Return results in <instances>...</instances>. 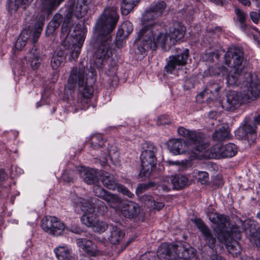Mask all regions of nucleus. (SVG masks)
Wrapping results in <instances>:
<instances>
[{"label":"nucleus","instance_id":"58","mask_svg":"<svg viewBox=\"0 0 260 260\" xmlns=\"http://www.w3.org/2000/svg\"><path fill=\"white\" fill-rule=\"evenodd\" d=\"M216 116V112L215 111H210L208 113V117L211 119H213Z\"/></svg>","mask_w":260,"mask_h":260},{"label":"nucleus","instance_id":"45","mask_svg":"<svg viewBox=\"0 0 260 260\" xmlns=\"http://www.w3.org/2000/svg\"><path fill=\"white\" fill-rule=\"evenodd\" d=\"M93 191L95 196L103 199L108 192L100 186L95 185L93 187Z\"/></svg>","mask_w":260,"mask_h":260},{"label":"nucleus","instance_id":"3","mask_svg":"<svg viewBox=\"0 0 260 260\" xmlns=\"http://www.w3.org/2000/svg\"><path fill=\"white\" fill-rule=\"evenodd\" d=\"M73 12L69 11L67 13L61 26L62 37L64 38L63 46L65 49L70 50L71 58L73 60L78 58L84 41L86 30L82 24H78L75 27L71 36L69 34L73 25L72 18Z\"/></svg>","mask_w":260,"mask_h":260},{"label":"nucleus","instance_id":"15","mask_svg":"<svg viewBox=\"0 0 260 260\" xmlns=\"http://www.w3.org/2000/svg\"><path fill=\"white\" fill-rule=\"evenodd\" d=\"M246 103L248 102L247 100H245V96L242 91L238 92L231 91L226 95V102L224 105L225 109L233 112Z\"/></svg>","mask_w":260,"mask_h":260},{"label":"nucleus","instance_id":"26","mask_svg":"<svg viewBox=\"0 0 260 260\" xmlns=\"http://www.w3.org/2000/svg\"><path fill=\"white\" fill-rule=\"evenodd\" d=\"M24 59L34 70L39 68L40 64V58L35 45L24 57Z\"/></svg>","mask_w":260,"mask_h":260},{"label":"nucleus","instance_id":"42","mask_svg":"<svg viewBox=\"0 0 260 260\" xmlns=\"http://www.w3.org/2000/svg\"><path fill=\"white\" fill-rule=\"evenodd\" d=\"M108 224L103 221H100L99 219L96 223L92 226L93 231L94 232L102 233H104L108 229Z\"/></svg>","mask_w":260,"mask_h":260},{"label":"nucleus","instance_id":"29","mask_svg":"<svg viewBox=\"0 0 260 260\" xmlns=\"http://www.w3.org/2000/svg\"><path fill=\"white\" fill-rule=\"evenodd\" d=\"M58 260H75L71 251L64 246H58L54 249Z\"/></svg>","mask_w":260,"mask_h":260},{"label":"nucleus","instance_id":"50","mask_svg":"<svg viewBox=\"0 0 260 260\" xmlns=\"http://www.w3.org/2000/svg\"><path fill=\"white\" fill-rule=\"evenodd\" d=\"M167 163H168L170 165H176L180 166L182 168H184L186 166V161L182 160L181 161H173L171 160H168L167 161Z\"/></svg>","mask_w":260,"mask_h":260},{"label":"nucleus","instance_id":"55","mask_svg":"<svg viewBox=\"0 0 260 260\" xmlns=\"http://www.w3.org/2000/svg\"><path fill=\"white\" fill-rule=\"evenodd\" d=\"M91 74H92V77L90 78V84H88V82L87 81V80H88V79H86V80L85 79V82H87V84L88 85H90L92 86L91 84L94 82L95 79L94 78V74L93 72L92 71Z\"/></svg>","mask_w":260,"mask_h":260},{"label":"nucleus","instance_id":"27","mask_svg":"<svg viewBox=\"0 0 260 260\" xmlns=\"http://www.w3.org/2000/svg\"><path fill=\"white\" fill-rule=\"evenodd\" d=\"M111 208L118 211L122 203L121 198L117 194L108 192L103 199Z\"/></svg>","mask_w":260,"mask_h":260},{"label":"nucleus","instance_id":"30","mask_svg":"<svg viewBox=\"0 0 260 260\" xmlns=\"http://www.w3.org/2000/svg\"><path fill=\"white\" fill-rule=\"evenodd\" d=\"M133 30V25L129 21H124L120 26L117 32L116 38L118 40L126 39Z\"/></svg>","mask_w":260,"mask_h":260},{"label":"nucleus","instance_id":"2","mask_svg":"<svg viewBox=\"0 0 260 260\" xmlns=\"http://www.w3.org/2000/svg\"><path fill=\"white\" fill-rule=\"evenodd\" d=\"M185 31L184 25L177 21L173 22L170 27L169 34L159 32L156 35L153 28L144 26L140 30L135 42V53L144 55L149 49L155 50L157 45H161L162 48H165L166 45L171 47L184 37Z\"/></svg>","mask_w":260,"mask_h":260},{"label":"nucleus","instance_id":"33","mask_svg":"<svg viewBox=\"0 0 260 260\" xmlns=\"http://www.w3.org/2000/svg\"><path fill=\"white\" fill-rule=\"evenodd\" d=\"M230 130L228 126L221 125L213 134V138L216 141H223L229 139Z\"/></svg>","mask_w":260,"mask_h":260},{"label":"nucleus","instance_id":"52","mask_svg":"<svg viewBox=\"0 0 260 260\" xmlns=\"http://www.w3.org/2000/svg\"><path fill=\"white\" fill-rule=\"evenodd\" d=\"M250 17L253 22L255 23H257L258 21V17L256 12H251L250 13Z\"/></svg>","mask_w":260,"mask_h":260},{"label":"nucleus","instance_id":"13","mask_svg":"<svg viewBox=\"0 0 260 260\" xmlns=\"http://www.w3.org/2000/svg\"><path fill=\"white\" fill-rule=\"evenodd\" d=\"M225 63L228 66H233V69L242 70L241 66L243 61V51L239 47L229 48L224 55Z\"/></svg>","mask_w":260,"mask_h":260},{"label":"nucleus","instance_id":"6","mask_svg":"<svg viewBox=\"0 0 260 260\" xmlns=\"http://www.w3.org/2000/svg\"><path fill=\"white\" fill-rule=\"evenodd\" d=\"M64 0H41L40 9L43 11L36 16L37 22L35 23L32 31V43L35 44L40 37L45 20V14L49 16L55 10Z\"/></svg>","mask_w":260,"mask_h":260},{"label":"nucleus","instance_id":"56","mask_svg":"<svg viewBox=\"0 0 260 260\" xmlns=\"http://www.w3.org/2000/svg\"><path fill=\"white\" fill-rule=\"evenodd\" d=\"M6 177L5 171L3 170H0V182L4 180Z\"/></svg>","mask_w":260,"mask_h":260},{"label":"nucleus","instance_id":"40","mask_svg":"<svg viewBox=\"0 0 260 260\" xmlns=\"http://www.w3.org/2000/svg\"><path fill=\"white\" fill-rule=\"evenodd\" d=\"M32 0H8L7 8L9 11L15 12L22 3H30Z\"/></svg>","mask_w":260,"mask_h":260},{"label":"nucleus","instance_id":"28","mask_svg":"<svg viewBox=\"0 0 260 260\" xmlns=\"http://www.w3.org/2000/svg\"><path fill=\"white\" fill-rule=\"evenodd\" d=\"M226 83L228 85H238L239 80L242 81L245 80L244 74H242V70L233 69V72H231L226 77Z\"/></svg>","mask_w":260,"mask_h":260},{"label":"nucleus","instance_id":"60","mask_svg":"<svg viewBox=\"0 0 260 260\" xmlns=\"http://www.w3.org/2000/svg\"><path fill=\"white\" fill-rule=\"evenodd\" d=\"M254 122L256 124L260 125V114L254 117Z\"/></svg>","mask_w":260,"mask_h":260},{"label":"nucleus","instance_id":"61","mask_svg":"<svg viewBox=\"0 0 260 260\" xmlns=\"http://www.w3.org/2000/svg\"><path fill=\"white\" fill-rule=\"evenodd\" d=\"M213 69L212 68H210L209 69H208V72H209L210 74L211 75H215L216 74H219V72L218 71H216V72H213L212 71Z\"/></svg>","mask_w":260,"mask_h":260},{"label":"nucleus","instance_id":"44","mask_svg":"<svg viewBox=\"0 0 260 260\" xmlns=\"http://www.w3.org/2000/svg\"><path fill=\"white\" fill-rule=\"evenodd\" d=\"M116 190H117L118 192L122 193L123 195L129 198H132L134 196V194L130 191L127 187L121 184L118 183L117 184Z\"/></svg>","mask_w":260,"mask_h":260},{"label":"nucleus","instance_id":"22","mask_svg":"<svg viewBox=\"0 0 260 260\" xmlns=\"http://www.w3.org/2000/svg\"><path fill=\"white\" fill-rule=\"evenodd\" d=\"M77 171L84 181L88 184L95 183L98 180L97 171L93 169L82 166L77 167Z\"/></svg>","mask_w":260,"mask_h":260},{"label":"nucleus","instance_id":"18","mask_svg":"<svg viewBox=\"0 0 260 260\" xmlns=\"http://www.w3.org/2000/svg\"><path fill=\"white\" fill-rule=\"evenodd\" d=\"M221 85L219 82H215L211 81L208 82L204 90L200 93V96L203 98L207 97L211 100H216L219 96V91L220 90Z\"/></svg>","mask_w":260,"mask_h":260},{"label":"nucleus","instance_id":"20","mask_svg":"<svg viewBox=\"0 0 260 260\" xmlns=\"http://www.w3.org/2000/svg\"><path fill=\"white\" fill-rule=\"evenodd\" d=\"M118 211L125 217L132 218L137 217L140 213V207L137 204L129 201L120 206Z\"/></svg>","mask_w":260,"mask_h":260},{"label":"nucleus","instance_id":"49","mask_svg":"<svg viewBox=\"0 0 260 260\" xmlns=\"http://www.w3.org/2000/svg\"><path fill=\"white\" fill-rule=\"evenodd\" d=\"M157 123L158 125H165L169 124L170 123V121L168 118V117L166 116H161L158 118Z\"/></svg>","mask_w":260,"mask_h":260},{"label":"nucleus","instance_id":"36","mask_svg":"<svg viewBox=\"0 0 260 260\" xmlns=\"http://www.w3.org/2000/svg\"><path fill=\"white\" fill-rule=\"evenodd\" d=\"M31 31L28 29H23L19 36L15 44V47L18 50H21L26 44L28 38L30 36Z\"/></svg>","mask_w":260,"mask_h":260},{"label":"nucleus","instance_id":"53","mask_svg":"<svg viewBox=\"0 0 260 260\" xmlns=\"http://www.w3.org/2000/svg\"><path fill=\"white\" fill-rule=\"evenodd\" d=\"M211 260H226L224 257L217 254H213L210 257Z\"/></svg>","mask_w":260,"mask_h":260},{"label":"nucleus","instance_id":"59","mask_svg":"<svg viewBox=\"0 0 260 260\" xmlns=\"http://www.w3.org/2000/svg\"><path fill=\"white\" fill-rule=\"evenodd\" d=\"M209 1L215 4L222 6V0H208Z\"/></svg>","mask_w":260,"mask_h":260},{"label":"nucleus","instance_id":"37","mask_svg":"<svg viewBox=\"0 0 260 260\" xmlns=\"http://www.w3.org/2000/svg\"><path fill=\"white\" fill-rule=\"evenodd\" d=\"M141 0H122L121 10L123 15H127L131 12Z\"/></svg>","mask_w":260,"mask_h":260},{"label":"nucleus","instance_id":"8","mask_svg":"<svg viewBox=\"0 0 260 260\" xmlns=\"http://www.w3.org/2000/svg\"><path fill=\"white\" fill-rule=\"evenodd\" d=\"M156 147L151 144H146V149L141 153L140 159L141 161V169L139 176L141 178H147L149 176L156 164L155 153Z\"/></svg>","mask_w":260,"mask_h":260},{"label":"nucleus","instance_id":"9","mask_svg":"<svg viewBox=\"0 0 260 260\" xmlns=\"http://www.w3.org/2000/svg\"><path fill=\"white\" fill-rule=\"evenodd\" d=\"M244 79L242 81V91L245 96V100L248 102L255 100L260 95V80L255 75L251 73H244Z\"/></svg>","mask_w":260,"mask_h":260},{"label":"nucleus","instance_id":"32","mask_svg":"<svg viewBox=\"0 0 260 260\" xmlns=\"http://www.w3.org/2000/svg\"><path fill=\"white\" fill-rule=\"evenodd\" d=\"M140 199L144 205L153 209L160 210L164 207V204L162 202L155 201L153 198L149 194L142 196Z\"/></svg>","mask_w":260,"mask_h":260},{"label":"nucleus","instance_id":"31","mask_svg":"<svg viewBox=\"0 0 260 260\" xmlns=\"http://www.w3.org/2000/svg\"><path fill=\"white\" fill-rule=\"evenodd\" d=\"M66 59V53L61 50L56 51L51 60V66L53 69L57 70L61 67Z\"/></svg>","mask_w":260,"mask_h":260},{"label":"nucleus","instance_id":"57","mask_svg":"<svg viewBox=\"0 0 260 260\" xmlns=\"http://www.w3.org/2000/svg\"><path fill=\"white\" fill-rule=\"evenodd\" d=\"M255 6L258 9V12L260 11V0H251Z\"/></svg>","mask_w":260,"mask_h":260},{"label":"nucleus","instance_id":"54","mask_svg":"<svg viewBox=\"0 0 260 260\" xmlns=\"http://www.w3.org/2000/svg\"><path fill=\"white\" fill-rule=\"evenodd\" d=\"M238 1L244 6H250L251 5V2L249 0H238Z\"/></svg>","mask_w":260,"mask_h":260},{"label":"nucleus","instance_id":"11","mask_svg":"<svg viewBox=\"0 0 260 260\" xmlns=\"http://www.w3.org/2000/svg\"><path fill=\"white\" fill-rule=\"evenodd\" d=\"M177 54L169 56L165 70L168 74H173L187 63L189 55L187 49H178Z\"/></svg>","mask_w":260,"mask_h":260},{"label":"nucleus","instance_id":"64","mask_svg":"<svg viewBox=\"0 0 260 260\" xmlns=\"http://www.w3.org/2000/svg\"><path fill=\"white\" fill-rule=\"evenodd\" d=\"M257 217L260 219V212L257 214Z\"/></svg>","mask_w":260,"mask_h":260},{"label":"nucleus","instance_id":"46","mask_svg":"<svg viewBox=\"0 0 260 260\" xmlns=\"http://www.w3.org/2000/svg\"><path fill=\"white\" fill-rule=\"evenodd\" d=\"M73 172L72 170L65 171L62 174L61 179L66 182L70 183L73 182L74 178L73 177Z\"/></svg>","mask_w":260,"mask_h":260},{"label":"nucleus","instance_id":"63","mask_svg":"<svg viewBox=\"0 0 260 260\" xmlns=\"http://www.w3.org/2000/svg\"><path fill=\"white\" fill-rule=\"evenodd\" d=\"M100 205L101 206H102L103 208H104V211H105V210H107V207L106 206V205L104 203H103V202L102 201H100Z\"/></svg>","mask_w":260,"mask_h":260},{"label":"nucleus","instance_id":"23","mask_svg":"<svg viewBox=\"0 0 260 260\" xmlns=\"http://www.w3.org/2000/svg\"><path fill=\"white\" fill-rule=\"evenodd\" d=\"M209 219L213 223L216 225V228L220 232L225 231V229L229 225L228 217L223 215L217 213H211L209 215Z\"/></svg>","mask_w":260,"mask_h":260},{"label":"nucleus","instance_id":"17","mask_svg":"<svg viewBox=\"0 0 260 260\" xmlns=\"http://www.w3.org/2000/svg\"><path fill=\"white\" fill-rule=\"evenodd\" d=\"M235 12L236 14L240 29L248 36H254V32H257V28L249 26L246 23L247 15L243 11L238 8H236Z\"/></svg>","mask_w":260,"mask_h":260},{"label":"nucleus","instance_id":"51","mask_svg":"<svg viewBox=\"0 0 260 260\" xmlns=\"http://www.w3.org/2000/svg\"><path fill=\"white\" fill-rule=\"evenodd\" d=\"M112 62H113L111 63V66L108 71L107 74L109 76H113L114 78L116 71V62L113 61Z\"/></svg>","mask_w":260,"mask_h":260},{"label":"nucleus","instance_id":"47","mask_svg":"<svg viewBox=\"0 0 260 260\" xmlns=\"http://www.w3.org/2000/svg\"><path fill=\"white\" fill-rule=\"evenodd\" d=\"M250 241L253 242L257 246L260 247V227L255 232L252 234Z\"/></svg>","mask_w":260,"mask_h":260},{"label":"nucleus","instance_id":"39","mask_svg":"<svg viewBox=\"0 0 260 260\" xmlns=\"http://www.w3.org/2000/svg\"><path fill=\"white\" fill-rule=\"evenodd\" d=\"M193 176L201 184H206L209 181V174L205 171H199L197 170L193 171Z\"/></svg>","mask_w":260,"mask_h":260},{"label":"nucleus","instance_id":"10","mask_svg":"<svg viewBox=\"0 0 260 260\" xmlns=\"http://www.w3.org/2000/svg\"><path fill=\"white\" fill-rule=\"evenodd\" d=\"M206 147V145L204 144ZM206 148L202 151L203 155L208 158L220 159L225 157H232L237 152V146L233 143H228L224 146L216 144L209 150Z\"/></svg>","mask_w":260,"mask_h":260},{"label":"nucleus","instance_id":"24","mask_svg":"<svg viewBox=\"0 0 260 260\" xmlns=\"http://www.w3.org/2000/svg\"><path fill=\"white\" fill-rule=\"evenodd\" d=\"M110 235L108 240L113 245L118 244L123 240L125 236L124 232L120 228L113 225L110 227Z\"/></svg>","mask_w":260,"mask_h":260},{"label":"nucleus","instance_id":"21","mask_svg":"<svg viewBox=\"0 0 260 260\" xmlns=\"http://www.w3.org/2000/svg\"><path fill=\"white\" fill-rule=\"evenodd\" d=\"M76 242L78 246L90 256H95L101 253L97 249L96 246L90 240L85 238H78Z\"/></svg>","mask_w":260,"mask_h":260},{"label":"nucleus","instance_id":"1","mask_svg":"<svg viewBox=\"0 0 260 260\" xmlns=\"http://www.w3.org/2000/svg\"><path fill=\"white\" fill-rule=\"evenodd\" d=\"M118 10V7L115 5L105 8L95 26L98 47L95 53L94 62L98 68L105 66L107 60L112 55L110 34L115 28L119 19Z\"/></svg>","mask_w":260,"mask_h":260},{"label":"nucleus","instance_id":"16","mask_svg":"<svg viewBox=\"0 0 260 260\" xmlns=\"http://www.w3.org/2000/svg\"><path fill=\"white\" fill-rule=\"evenodd\" d=\"M256 126L245 124L240 126L236 131V135L239 139L246 140L249 144L253 143L256 138Z\"/></svg>","mask_w":260,"mask_h":260},{"label":"nucleus","instance_id":"4","mask_svg":"<svg viewBox=\"0 0 260 260\" xmlns=\"http://www.w3.org/2000/svg\"><path fill=\"white\" fill-rule=\"evenodd\" d=\"M77 84L79 89L76 103L74 104L76 110H85L88 107V104L93 95V88L85 81V68H73L68 79L67 87L73 90Z\"/></svg>","mask_w":260,"mask_h":260},{"label":"nucleus","instance_id":"41","mask_svg":"<svg viewBox=\"0 0 260 260\" xmlns=\"http://www.w3.org/2000/svg\"><path fill=\"white\" fill-rule=\"evenodd\" d=\"M90 145L94 149L102 147L104 145V141L102 135L94 134L91 136Z\"/></svg>","mask_w":260,"mask_h":260},{"label":"nucleus","instance_id":"12","mask_svg":"<svg viewBox=\"0 0 260 260\" xmlns=\"http://www.w3.org/2000/svg\"><path fill=\"white\" fill-rule=\"evenodd\" d=\"M166 8V4L163 1L153 2L145 11L143 21L145 22L154 21L150 25L157 23V19L162 16Z\"/></svg>","mask_w":260,"mask_h":260},{"label":"nucleus","instance_id":"25","mask_svg":"<svg viewBox=\"0 0 260 260\" xmlns=\"http://www.w3.org/2000/svg\"><path fill=\"white\" fill-rule=\"evenodd\" d=\"M100 176V179L103 185L108 189L115 190L117 184L114 176L108 172L101 171Z\"/></svg>","mask_w":260,"mask_h":260},{"label":"nucleus","instance_id":"48","mask_svg":"<svg viewBox=\"0 0 260 260\" xmlns=\"http://www.w3.org/2000/svg\"><path fill=\"white\" fill-rule=\"evenodd\" d=\"M149 185L147 184H139L136 190V193L137 195L140 194L145 191L149 187Z\"/></svg>","mask_w":260,"mask_h":260},{"label":"nucleus","instance_id":"19","mask_svg":"<svg viewBox=\"0 0 260 260\" xmlns=\"http://www.w3.org/2000/svg\"><path fill=\"white\" fill-rule=\"evenodd\" d=\"M194 222L203 235L206 243L209 245L210 247L214 246L216 242V238L213 236L209 228L201 219H194Z\"/></svg>","mask_w":260,"mask_h":260},{"label":"nucleus","instance_id":"62","mask_svg":"<svg viewBox=\"0 0 260 260\" xmlns=\"http://www.w3.org/2000/svg\"><path fill=\"white\" fill-rule=\"evenodd\" d=\"M209 54L212 55V56L215 55L216 59H218L219 57V55L217 53L210 52Z\"/></svg>","mask_w":260,"mask_h":260},{"label":"nucleus","instance_id":"5","mask_svg":"<svg viewBox=\"0 0 260 260\" xmlns=\"http://www.w3.org/2000/svg\"><path fill=\"white\" fill-rule=\"evenodd\" d=\"M179 135L187 139L186 142L181 139H173L170 140L168 143V148L170 151L175 155L184 153L186 151L185 147L187 145H194L193 152L197 154V152H202L206 148L202 143L203 135L202 133L195 131H189L183 127L178 128Z\"/></svg>","mask_w":260,"mask_h":260},{"label":"nucleus","instance_id":"7","mask_svg":"<svg viewBox=\"0 0 260 260\" xmlns=\"http://www.w3.org/2000/svg\"><path fill=\"white\" fill-rule=\"evenodd\" d=\"M73 203L77 206H79L84 213L81 217L82 223L91 228L99 218L97 215L94 213V208L91 204V198L76 197L73 199Z\"/></svg>","mask_w":260,"mask_h":260},{"label":"nucleus","instance_id":"34","mask_svg":"<svg viewBox=\"0 0 260 260\" xmlns=\"http://www.w3.org/2000/svg\"><path fill=\"white\" fill-rule=\"evenodd\" d=\"M171 182L176 189H181L188 184V178L183 175H177L172 177Z\"/></svg>","mask_w":260,"mask_h":260},{"label":"nucleus","instance_id":"43","mask_svg":"<svg viewBox=\"0 0 260 260\" xmlns=\"http://www.w3.org/2000/svg\"><path fill=\"white\" fill-rule=\"evenodd\" d=\"M87 12V6L86 5H79L76 6L74 14L77 18L83 17Z\"/></svg>","mask_w":260,"mask_h":260},{"label":"nucleus","instance_id":"38","mask_svg":"<svg viewBox=\"0 0 260 260\" xmlns=\"http://www.w3.org/2000/svg\"><path fill=\"white\" fill-rule=\"evenodd\" d=\"M226 247L229 253L233 256H237L241 251V248L239 243L236 240H232L228 242Z\"/></svg>","mask_w":260,"mask_h":260},{"label":"nucleus","instance_id":"35","mask_svg":"<svg viewBox=\"0 0 260 260\" xmlns=\"http://www.w3.org/2000/svg\"><path fill=\"white\" fill-rule=\"evenodd\" d=\"M62 16L59 13H56L52 19V20L48 24L47 29L46 33L48 35L52 34L56 28H57L61 22L62 21Z\"/></svg>","mask_w":260,"mask_h":260},{"label":"nucleus","instance_id":"14","mask_svg":"<svg viewBox=\"0 0 260 260\" xmlns=\"http://www.w3.org/2000/svg\"><path fill=\"white\" fill-rule=\"evenodd\" d=\"M41 227L46 232L54 236H59L62 233L65 225L57 218L50 216L43 220Z\"/></svg>","mask_w":260,"mask_h":260}]
</instances>
